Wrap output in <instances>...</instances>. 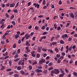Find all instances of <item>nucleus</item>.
<instances>
[{"label": "nucleus", "mask_w": 77, "mask_h": 77, "mask_svg": "<svg viewBox=\"0 0 77 77\" xmlns=\"http://www.w3.org/2000/svg\"><path fill=\"white\" fill-rule=\"evenodd\" d=\"M14 77H19V75H18V74H15L14 75Z\"/></svg>", "instance_id": "obj_33"}, {"label": "nucleus", "mask_w": 77, "mask_h": 77, "mask_svg": "<svg viewBox=\"0 0 77 77\" xmlns=\"http://www.w3.org/2000/svg\"><path fill=\"white\" fill-rule=\"evenodd\" d=\"M42 38L43 39H45L47 38V36H44L43 37H42Z\"/></svg>", "instance_id": "obj_35"}, {"label": "nucleus", "mask_w": 77, "mask_h": 77, "mask_svg": "<svg viewBox=\"0 0 77 77\" xmlns=\"http://www.w3.org/2000/svg\"><path fill=\"white\" fill-rule=\"evenodd\" d=\"M36 64H37V62L36 61H35L32 63V65H36Z\"/></svg>", "instance_id": "obj_58"}, {"label": "nucleus", "mask_w": 77, "mask_h": 77, "mask_svg": "<svg viewBox=\"0 0 77 77\" xmlns=\"http://www.w3.org/2000/svg\"><path fill=\"white\" fill-rule=\"evenodd\" d=\"M18 57V55L16 54L14 56V58H17Z\"/></svg>", "instance_id": "obj_57"}, {"label": "nucleus", "mask_w": 77, "mask_h": 77, "mask_svg": "<svg viewBox=\"0 0 77 77\" xmlns=\"http://www.w3.org/2000/svg\"><path fill=\"white\" fill-rule=\"evenodd\" d=\"M61 55H62V56H64L65 55V53L64 52H62L61 53Z\"/></svg>", "instance_id": "obj_54"}, {"label": "nucleus", "mask_w": 77, "mask_h": 77, "mask_svg": "<svg viewBox=\"0 0 77 77\" xmlns=\"http://www.w3.org/2000/svg\"><path fill=\"white\" fill-rule=\"evenodd\" d=\"M9 75H12L14 74V72L11 71L9 72Z\"/></svg>", "instance_id": "obj_28"}, {"label": "nucleus", "mask_w": 77, "mask_h": 77, "mask_svg": "<svg viewBox=\"0 0 77 77\" xmlns=\"http://www.w3.org/2000/svg\"><path fill=\"white\" fill-rule=\"evenodd\" d=\"M38 18H43V16L40 15L38 16Z\"/></svg>", "instance_id": "obj_61"}, {"label": "nucleus", "mask_w": 77, "mask_h": 77, "mask_svg": "<svg viewBox=\"0 0 77 77\" xmlns=\"http://www.w3.org/2000/svg\"><path fill=\"white\" fill-rule=\"evenodd\" d=\"M64 37L65 38H68V36L67 34H66L65 35H62V37L61 38H64Z\"/></svg>", "instance_id": "obj_4"}, {"label": "nucleus", "mask_w": 77, "mask_h": 77, "mask_svg": "<svg viewBox=\"0 0 77 77\" xmlns=\"http://www.w3.org/2000/svg\"><path fill=\"white\" fill-rule=\"evenodd\" d=\"M4 27H5V25L2 24L1 26V29H3Z\"/></svg>", "instance_id": "obj_19"}, {"label": "nucleus", "mask_w": 77, "mask_h": 77, "mask_svg": "<svg viewBox=\"0 0 77 77\" xmlns=\"http://www.w3.org/2000/svg\"><path fill=\"white\" fill-rule=\"evenodd\" d=\"M45 60H44V59H42L39 61V63L41 65L43 63H45Z\"/></svg>", "instance_id": "obj_2"}, {"label": "nucleus", "mask_w": 77, "mask_h": 77, "mask_svg": "<svg viewBox=\"0 0 77 77\" xmlns=\"http://www.w3.org/2000/svg\"><path fill=\"white\" fill-rule=\"evenodd\" d=\"M42 51H47V49H45L44 48H42Z\"/></svg>", "instance_id": "obj_51"}, {"label": "nucleus", "mask_w": 77, "mask_h": 77, "mask_svg": "<svg viewBox=\"0 0 77 77\" xmlns=\"http://www.w3.org/2000/svg\"><path fill=\"white\" fill-rule=\"evenodd\" d=\"M15 4L14 3H11L10 5V8H14L15 6Z\"/></svg>", "instance_id": "obj_5"}, {"label": "nucleus", "mask_w": 77, "mask_h": 77, "mask_svg": "<svg viewBox=\"0 0 77 77\" xmlns=\"http://www.w3.org/2000/svg\"><path fill=\"white\" fill-rule=\"evenodd\" d=\"M6 36L5 35V34L3 36L2 38L4 39H6V37H5Z\"/></svg>", "instance_id": "obj_37"}, {"label": "nucleus", "mask_w": 77, "mask_h": 77, "mask_svg": "<svg viewBox=\"0 0 77 77\" xmlns=\"http://www.w3.org/2000/svg\"><path fill=\"white\" fill-rule=\"evenodd\" d=\"M69 23H67V25L66 26V27H68V26H69Z\"/></svg>", "instance_id": "obj_49"}, {"label": "nucleus", "mask_w": 77, "mask_h": 77, "mask_svg": "<svg viewBox=\"0 0 77 77\" xmlns=\"http://www.w3.org/2000/svg\"><path fill=\"white\" fill-rule=\"evenodd\" d=\"M47 56V54L46 53H45L43 54L44 57H46Z\"/></svg>", "instance_id": "obj_38"}, {"label": "nucleus", "mask_w": 77, "mask_h": 77, "mask_svg": "<svg viewBox=\"0 0 77 77\" xmlns=\"http://www.w3.org/2000/svg\"><path fill=\"white\" fill-rule=\"evenodd\" d=\"M61 29V28L60 26L58 27L57 28V30L58 31H59Z\"/></svg>", "instance_id": "obj_40"}, {"label": "nucleus", "mask_w": 77, "mask_h": 77, "mask_svg": "<svg viewBox=\"0 0 77 77\" xmlns=\"http://www.w3.org/2000/svg\"><path fill=\"white\" fill-rule=\"evenodd\" d=\"M9 63L10 66H12V61H11V60L9 61Z\"/></svg>", "instance_id": "obj_23"}, {"label": "nucleus", "mask_w": 77, "mask_h": 77, "mask_svg": "<svg viewBox=\"0 0 77 77\" xmlns=\"http://www.w3.org/2000/svg\"><path fill=\"white\" fill-rule=\"evenodd\" d=\"M33 34H34V32H32L30 34V36H33Z\"/></svg>", "instance_id": "obj_63"}, {"label": "nucleus", "mask_w": 77, "mask_h": 77, "mask_svg": "<svg viewBox=\"0 0 77 77\" xmlns=\"http://www.w3.org/2000/svg\"><path fill=\"white\" fill-rule=\"evenodd\" d=\"M54 26L55 29H57V26H56V24H54Z\"/></svg>", "instance_id": "obj_52"}, {"label": "nucleus", "mask_w": 77, "mask_h": 77, "mask_svg": "<svg viewBox=\"0 0 77 77\" xmlns=\"http://www.w3.org/2000/svg\"><path fill=\"white\" fill-rule=\"evenodd\" d=\"M21 39H20V40H19L18 41V44H21Z\"/></svg>", "instance_id": "obj_62"}, {"label": "nucleus", "mask_w": 77, "mask_h": 77, "mask_svg": "<svg viewBox=\"0 0 77 77\" xmlns=\"http://www.w3.org/2000/svg\"><path fill=\"white\" fill-rule=\"evenodd\" d=\"M5 69V66H3L2 67V68L1 69V71H2L3 70V69Z\"/></svg>", "instance_id": "obj_20"}, {"label": "nucleus", "mask_w": 77, "mask_h": 77, "mask_svg": "<svg viewBox=\"0 0 77 77\" xmlns=\"http://www.w3.org/2000/svg\"><path fill=\"white\" fill-rule=\"evenodd\" d=\"M18 5H19V2H18L16 4V6L15 7V8H17L18 6Z\"/></svg>", "instance_id": "obj_17"}, {"label": "nucleus", "mask_w": 77, "mask_h": 77, "mask_svg": "<svg viewBox=\"0 0 77 77\" xmlns=\"http://www.w3.org/2000/svg\"><path fill=\"white\" fill-rule=\"evenodd\" d=\"M61 62V61H60V58L58 59V60L57 61V63H60V62Z\"/></svg>", "instance_id": "obj_34"}, {"label": "nucleus", "mask_w": 77, "mask_h": 77, "mask_svg": "<svg viewBox=\"0 0 77 77\" xmlns=\"http://www.w3.org/2000/svg\"><path fill=\"white\" fill-rule=\"evenodd\" d=\"M13 12L14 13H16V14H17V13L18 12V10L15 9L13 10Z\"/></svg>", "instance_id": "obj_15"}, {"label": "nucleus", "mask_w": 77, "mask_h": 77, "mask_svg": "<svg viewBox=\"0 0 77 77\" xmlns=\"http://www.w3.org/2000/svg\"><path fill=\"white\" fill-rule=\"evenodd\" d=\"M54 73L55 74H59V72H60L59 70L57 69H54Z\"/></svg>", "instance_id": "obj_1"}, {"label": "nucleus", "mask_w": 77, "mask_h": 77, "mask_svg": "<svg viewBox=\"0 0 77 77\" xmlns=\"http://www.w3.org/2000/svg\"><path fill=\"white\" fill-rule=\"evenodd\" d=\"M12 24H13V26H15V22L14 21H12Z\"/></svg>", "instance_id": "obj_53"}, {"label": "nucleus", "mask_w": 77, "mask_h": 77, "mask_svg": "<svg viewBox=\"0 0 77 77\" xmlns=\"http://www.w3.org/2000/svg\"><path fill=\"white\" fill-rule=\"evenodd\" d=\"M14 15H12L11 17H10V19L11 20H12L13 19V18H14Z\"/></svg>", "instance_id": "obj_60"}, {"label": "nucleus", "mask_w": 77, "mask_h": 77, "mask_svg": "<svg viewBox=\"0 0 77 77\" xmlns=\"http://www.w3.org/2000/svg\"><path fill=\"white\" fill-rule=\"evenodd\" d=\"M43 5H45V0H43Z\"/></svg>", "instance_id": "obj_44"}, {"label": "nucleus", "mask_w": 77, "mask_h": 77, "mask_svg": "<svg viewBox=\"0 0 77 77\" xmlns=\"http://www.w3.org/2000/svg\"><path fill=\"white\" fill-rule=\"evenodd\" d=\"M60 55L59 54H57L56 55V57L58 58H59L60 57Z\"/></svg>", "instance_id": "obj_39"}, {"label": "nucleus", "mask_w": 77, "mask_h": 77, "mask_svg": "<svg viewBox=\"0 0 77 77\" xmlns=\"http://www.w3.org/2000/svg\"><path fill=\"white\" fill-rule=\"evenodd\" d=\"M13 47L14 48H16V44H14V45L13 46Z\"/></svg>", "instance_id": "obj_47"}, {"label": "nucleus", "mask_w": 77, "mask_h": 77, "mask_svg": "<svg viewBox=\"0 0 77 77\" xmlns=\"http://www.w3.org/2000/svg\"><path fill=\"white\" fill-rule=\"evenodd\" d=\"M75 18H77V13H75Z\"/></svg>", "instance_id": "obj_64"}, {"label": "nucleus", "mask_w": 77, "mask_h": 77, "mask_svg": "<svg viewBox=\"0 0 77 77\" xmlns=\"http://www.w3.org/2000/svg\"><path fill=\"white\" fill-rule=\"evenodd\" d=\"M12 69H7L6 71L7 72H9V71H11Z\"/></svg>", "instance_id": "obj_32"}, {"label": "nucleus", "mask_w": 77, "mask_h": 77, "mask_svg": "<svg viewBox=\"0 0 77 77\" xmlns=\"http://www.w3.org/2000/svg\"><path fill=\"white\" fill-rule=\"evenodd\" d=\"M60 71H61V72L62 74H65V73H64V71H63V69H60Z\"/></svg>", "instance_id": "obj_25"}, {"label": "nucleus", "mask_w": 77, "mask_h": 77, "mask_svg": "<svg viewBox=\"0 0 77 77\" xmlns=\"http://www.w3.org/2000/svg\"><path fill=\"white\" fill-rule=\"evenodd\" d=\"M29 70H31V69H32V66L31 65H30L29 66Z\"/></svg>", "instance_id": "obj_29"}, {"label": "nucleus", "mask_w": 77, "mask_h": 77, "mask_svg": "<svg viewBox=\"0 0 77 77\" xmlns=\"http://www.w3.org/2000/svg\"><path fill=\"white\" fill-rule=\"evenodd\" d=\"M60 42L61 44H64V41L63 40H60Z\"/></svg>", "instance_id": "obj_10"}, {"label": "nucleus", "mask_w": 77, "mask_h": 77, "mask_svg": "<svg viewBox=\"0 0 77 77\" xmlns=\"http://www.w3.org/2000/svg\"><path fill=\"white\" fill-rule=\"evenodd\" d=\"M53 69H54V68H53V67L52 66L49 68L48 70L49 71H50V70H53Z\"/></svg>", "instance_id": "obj_13"}, {"label": "nucleus", "mask_w": 77, "mask_h": 77, "mask_svg": "<svg viewBox=\"0 0 77 77\" xmlns=\"http://www.w3.org/2000/svg\"><path fill=\"white\" fill-rule=\"evenodd\" d=\"M35 29L36 30H38V29H39V26H36L35 27Z\"/></svg>", "instance_id": "obj_24"}, {"label": "nucleus", "mask_w": 77, "mask_h": 77, "mask_svg": "<svg viewBox=\"0 0 77 77\" xmlns=\"http://www.w3.org/2000/svg\"><path fill=\"white\" fill-rule=\"evenodd\" d=\"M52 65V63H51V62H50L48 64V66H51Z\"/></svg>", "instance_id": "obj_50"}, {"label": "nucleus", "mask_w": 77, "mask_h": 77, "mask_svg": "<svg viewBox=\"0 0 77 77\" xmlns=\"http://www.w3.org/2000/svg\"><path fill=\"white\" fill-rule=\"evenodd\" d=\"M54 38V37H52L50 40V41H51V42H52Z\"/></svg>", "instance_id": "obj_48"}, {"label": "nucleus", "mask_w": 77, "mask_h": 77, "mask_svg": "<svg viewBox=\"0 0 77 77\" xmlns=\"http://www.w3.org/2000/svg\"><path fill=\"white\" fill-rule=\"evenodd\" d=\"M9 56H6L5 57V59H8V58H9Z\"/></svg>", "instance_id": "obj_45"}, {"label": "nucleus", "mask_w": 77, "mask_h": 77, "mask_svg": "<svg viewBox=\"0 0 77 77\" xmlns=\"http://www.w3.org/2000/svg\"><path fill=\"white\" fill-rule=\"evenodd\" d=\"M59 4L60 5H62V1L60 0L59 1Z\"/></svg>", "instance_id": "obj_41"}, {"label": "nucleus", "mask_w": 77, "mask_h": 77, "mask_svg": "<svg viewBox=\"0 0 77 77\" xmlns=\"http://www.w3.org/2000/svg\"><path fill=\"white\" fill-rule=\"evenodd\" d=\"M38 69H42V66H38Z\"/></svg>", "instance_id": "obj_30"}, {"label": "nucleus", "mask_w": 77, "mask_h": 77, "mask_svg": "<svg viewBox=\"0 0 77 77\" xmlns=\"http://www.w3.org/2000/svg\"><path fill=\"white\" fill-rule=\"evenodd\" d=\"M38 52L40 53V52L41 51V49L40 48V47L39 46L38 47Z\"/></svg>", "instance_id": "obj_9"}, {"label": "nucleus", "mask_w": 77, "mask_h": 77, "mask_svg": "<svg viewBox=\"0 0 77 77\" xmlns=\"http://www.w3.org/2000/svg\"><path fill=\"white\" fill-rule=\"evenodd\" d=\"M73 74L75 76V77H77V73L76 72H73Z\"/></svg>", "instance_id": "obj_22"}, {"label": "nucleus", "mask_w": 77, "mask_h": 77, "mask_svg": "<svg viewBox=\"0 0 77 77\" xmlns=\"http://www.w3.org/2000/svg\"><path fill=\"white\" fill-rule=\"evenodd\" d=\"M55 50L56 52H59V49L57 48H56L55 49Z\"/></svg>", "instance_id": "obj_18"}, {"label": "nucleus", "mask_w": 77, "mask_h": 77, "mask_svg": "<svg viewBox=\"0 0 77 77\" xmlns=\"http://www.w3.org/2000/svg\"><path fill=\"white\" fill-rule=\"evenodd\" d=\"M60 38V35H58L57 37H55V39H58Z\"/></svg>", "instance_id": "obj_36"}, {"label": "nucleus", "mask_w": 77, "mask_h": 77, "mask_svg": "<svg viewBox=\"0 0 77 77\" xmlns=\"http://www.w3.org/2000/svg\"><path fill=\"white\" fill-rule=\"evenodd\" d=\"M17 69H18V70H21V67H20V66H19L17 68Z\"/></svg>", "instance_id": "obj_26"}, {"label": "nucleus", "mask_w": 77, "mask_h": 77, "mask_svg": "<svg viewBox=\"0 0 77 77\" xmlns=\"http://www.w3.org/2000/svg\"><path fill=\"white\" fill-rule=\"evenodd\" d=\"M54 70H52L51 72V76H53V74H54Z\"/></svg>", "instance_id": "obj_12"}, {"label": "nucleus", "mask_w": 77, "mask_h": 77, "mask_svg": "<svg viewBox=\"0 0 77 77\" xmlns=\"http://www.w3.org/2000/svg\"><path fill=\"white\" fill-rule=\"evenodd\" d=\"M35 71L38 73H39V72H42V70L41 69H36Z\"/></svg>", "instance_id": "obj_3"}, {"label": "nucleus", "mask_w": 77, "mask_h": 77, "mask_svg": "<svg viewBox=\"0 0 77 77\" xmlns=\"http://www.w3.org/2000/svg\"><path fill=\"white\" fill-rule=\"evenodd\" d=\"M70 15L72 18L73 19L74 18V14L72 13H71V14H70Z\"/></svg>", "instance_id": "obj_6"}, {"label": "nucleus", "mask_w": 77, "mask_h": 77, "mask_svg": "<svg viewBox=\"0 0 77 77\" xmlns=\"http://www.w3.org/2000/svg\"><path fill=\"white\" fill-rule=\"evenodd\" d=\"M65 75V73H62V74H61L60 75H59V77H63Z\"/></svg>", "instance_id": "obj_14"}, {"label": "nucleus", "mask_w": 77, "mask_h": 77, "mask_svg": "<svg viewBox=\"0 0 77 77\" xmlns=\"http://www.w3.org/2000/svg\"><path fill=\"white\" fill-rule=\"evenodd\" d=\"M5 15L6 17L7 18H8V17H9V15H8V13H6L5 14Z\"/></svg>", "instance_id": "obj_46"}, {"label": "nucleus", "mask_w": 77, "mask_h": 77, "mask_svg": "<svg viewBox=\"0 0 77 77\" xmlns=\"http://www.w3.org/2000/svg\"><path fill=\"white\" fill-rule=\"evenodd\" d=\"M41 29L42 30H44V29H45V26H42V27L41 28Z\"/></svg>", "instance_id": "obj_55"}, {"label": "nucleus", "mask_w": 77, "mask_h": 77, "mask_svg": "<svg viewBox=\"0 0 77 77\" xmlns=\"http://www.w3.org/2000/svg\"><path fill=\"white\" fill-rule=\"evenodd\" d=\"M26 46H30V45L29 44V43L28 42H26Z\"/></svg>", "instance_id": "obj_8"}, {"label": "nucleus", "mask_w": 77, "mask_h": 77, "mask_svg": "<svg viewBox=\"0 0 77 77\" xmlns=\"http://www.w3.org/2000/svg\"><path fill=\"white\" fill-rule=\"evenodd\" d=\"M19 36V35L16 34V35H15V39H17V38H18Z\"/></svg>", "instance_id": "obj_21"}, {"label": "nucleus", "mask_w": 77, "mask_h": 77, "mask_svg": "<svg viewBox=\"0 0 77 77\" xmlns=\"http://www.w3.org/2000/svg\"><path fill=\"white\" fill-rule=\"evenodd\" d=\"M37 58H39L40 57V54H37L36 55Z\"/></svg>", "instance_id": "obj_27"}, {"label": "nucleus", "mask_w": 77, "mask_h": 77, "mask_svg": "<svg viewBox=\"0 0 77 77\" xmlns=\"http://www.w3.org/2000/svg\"><path fill=\"white\" fill-rule=\"evenodd\" d=\"M46 34H47V32H44L43 33L42 35H45Z\"/></svg>", "instance_id": "obj_43"}, {"label": "nucleus", "mask_w": 77, "mask_h": 77, "mask_svg": "<svg viewBox=\"0 0 77 77\" xmlns=\"http://www.w3.org/2000/svg\"><path fill=\"white\" fill-rule=\"evenodd\" d=\"M48 72V71L47 70H45L43 71V73L44 74H46L47 72Z\"/></svg>", "instance_id": "obj_31"}, {"label": "nucleus", "mask_w": 77, "mask_h": 77, "mask_svg": "<svg viewBox=\"0 0 77 77\" xmlns=\"http://www.w3.org/2000/svg\"><path fill=\"white\" fill-rule=\"evenodd\" d=\"M30 37V35L29 34L28 36H27L26 38V39H29Z\"/></svg>", "instance_id": "obj_16"}, {"label": "nucleus", "mask_w": 77, "mask_h": 77, "mask_svg": "<svg viewBox=\"0 0 77 77\" xmlns=\"http://www.w3.org/2000/svg\"><path fill=\"white\" fill-rule=\"evenodd\" d=\"M22 63V60H20L18 63V65H21V63Z\"/></svg>", "instance_id": "obj_42"}, {"label": "nucleus", "mask_w": 77, "mask_h": 77, "mask_svg": "<svg viewBox=\"0 0 77 77\" xmlns=\"http://www.w3.org/2000/svg\"><path fill=\"white\" fill-rule=\"evenodd\" d=\"M71 40H72V38L69 37L68 38L69 41H71Z\"/></svg>", "instance_id": "obj_59"}, {"label": "nucleus", "mask_w": 77, "mask_h": 77, "mask_svg": "<svg viewBox=\"0 0 77 77\" xmlns=\"http://www.w3.org/2000/svg\"><path fill=\"white\" fill-rule=\"evenodd\" d=\"M65 70L66 72V73H68L69 72V71H68V70H67V69H65Z\"/></svg>", "instance_id": "obj_56"}, {"label": "nucleus", "mask_w": 77, "mask_h": 77, "mask_svg": "<svg viewBox=\"0 0 77 77\" xmlns=\"http://www.w3.org/2000/svg\"><path fill=\"white\" fill-rule=\"evenodd\" d=\"M20 72L21 74H22V75H24V74H25V72H24L23 70H21Z\"/></svg>", "instance_id": "obj_7"}, {"label": "nucleus", "mask_w": 77, "mask_h": 77, "mask_svg": "<svg viewBox=\"0 0 77 77\" xmlns=\"http://www.w3.org/2000/svg\"><path fill=\"white\" fill-rule=\"evenodd\" d=\"M52 45H57V42H54L51 43Z\"/></svg>", "instance_id": "obj_11"}]
</instances>
